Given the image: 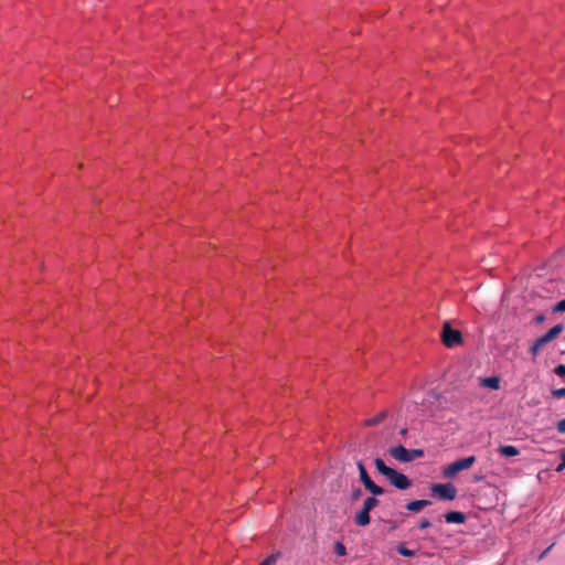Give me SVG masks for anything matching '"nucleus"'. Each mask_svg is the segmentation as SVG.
<instances>
[{
  "label": "nucleus",
  "mask_w": 565,
  "mask_h": 565,
  "mask_svg": "<svg viewBox=\"0 0 565 565\" xmlns=\"http://www.w3.org/2000/svg\"><path fill=\"white\" fill-rule=\"evenodd\" d=\"M424 457V450L423 449H411L409 450V462Z\"/></svg>",
  "instance_id": "17"
},
{
  "label": "nucleus",
  "mask_w": 565,
  "mask_h": 565,
  "mask_svg": "<svg viewBox=\"0 0 565 565\" xmlns=\"http://www.w3.org/2000/svg\"><path fill=\"white\" fill-rule=\"evenodd\" d=\"M364 488L372 494L371 497L376 498L377 495L384 494V489L377 486L373 480L367 482Z\"/></svg>",
  "instance_id": "12"
},
{
  "label": "nucleus",
  "mask_w": 565,
  "mask_h": 565,
  "mask_svg": "<svg viewBox=\"0 0 565 565\" xmlns=\"http://www.w3.org/2000/svg\"><path fill=\"white\" fill-rule=\"evenodd\" d=\"M476 460L477 459L475 456H469V457L456 460L452 463L448 465L443 470V476L445 478H454L460 471L469 469L476 462Z\"/></svg>",
  "instance_id": "4"
},
{
  "label": "nucleus",
  "mask_w": 565,
  "mask_h": 565,
  "mask_svg": "<svg viewBox=\"0 0 565 565\" xmlns=\"http://www.w3.org/2000/svg\"><path fill=\"white\" fill-rule=\"evenodd\" d=\"M444 518L447 523L462 524L466 521L465 513L459 511L447 512Z\"/></svg>",
  "instance_id": "7"
},
{
  "label": "nucleus",
  "mask_w": 565,
  "mask_h": 565,
  "mask_svg": "<svg viewBox=\"0 0 565 565\" xmlns=\"http://www.w3.org/2000/svg\"><path fill=\"white\" fill-rule=\"evenodd\" d=\"M430 491L434 497L440 500L451 501L457 497V488L452 483H435Z\"/></svg>",
  "instance_id": "5"
},
{
  "label": "nucleus",
  "mask_w": 565,
  "mask_h": 565,
  "mask_svg": "<svg viewBox=\"0 0 565 565\" xmlns=\"http://www.w3.org/2000/svg\"><path fill=\"white\" fill-rule=\"evenodd\" d=\"M386 416H387V413L385 411L381 412L376 416L366 419L364 424H365V426H376L380 423H382L386 418Z\"/></svg>",
  "instance_id": "14"
},
{
  "label": "nucleus",
  "mask_w": 565,
  "mask_h": 565,
  "mask_svg": "<svg viewBox=\"0 0 565 565\" xmlns=\"http://www.w3.org/2000/svg\"><path fill=\"white\" fill-rule=\"evenodd\" d=\"M388 455L399 462H409V449L402 445L388 448Z\"/></svg>",
  "instance_id": "6"
},
{
  "label": "nucleus",
  "mask_w": 565,
  "mask_h": 565,
  "mask_svg": "<svg viewBox=\"0 0 565 565\" xmlns=\"http://www.w3.org/2000/svg\"><path fill=\"white\" fill-rule=\"evenodd\" d=\"M278 558V553H273L266 557L259 565H274Z\"/></svg>",
  "instance_id": "19"
},
{
  "label": "nucleus",
  "mask_w": 565,
  "mask_h": 565,
  "mask_svg": "<svg viewBox=\"0 0 565 565\" xmlns=\"http://www.w3.org/2000/svg\"><path fill=\"white\" fill-rule=\"evenodd\" d=\"M397 552L406 557H411L415 555V552L413 550H408L404 544H398L396 547Z\"/></svg>",
  "instance_id": "16"
},
{
  "label": "nucleus",
  "mask_w": 565,
  "mask_h": 565,
  "mask_svg": "<svg viewBox=\"0 0 565 565\" xmlns=\"http://www.w3.org/2000/svg\"><path fill=\"white\" fill-rule=\"evenodd\" d=\"M430 525H431V524H430L429 520L424 519V520H422V521H420V523H419L418 527H419L420 530H424V529L429 527Z\"/></svg>",
  "instance_id": "25"
},
{
  "label": "nucleus",
  "mask_w": 565,
  "mask_h": 565,
  "mask_svg": "<svg viewBox=\"0 0 565 565\" xmlns=\"http://www.w3.org/2000/svg\"><path fill=\"white\" fill-rule=\"evenodd\" d=\"M561 463L555 469L557 472H561L565 469V449L561 450Z\"/></svg>",
  "instance_id": "20"
},
{
  "label": "nucleus",
  "mask_w": 565,
  "mask_h": 565,
  "mask_svg": "<svg viewBox=\"0 0 565 565\" xmlns=\"http://www.w3.org/2000/svg\"><path fill=\"white\" fill-rule=\"evenodd\" d=\"M399 434H401L402 436H405V435L407 434V429H406V428H402V429L399 430Z\"/></svg>",
  "instance_id": "30"
},
{
  "label": "nucleus",
  "mask_w": 565,
  "mask_h": 565,
  "mask_svg": "<svg viewBox=\"0 0 565 565\" xmlns=\"http://www.w3.org/2000/svg\"><path fill=\"white\" fill-rule=\"evenodd\" d=\"M552 395L555 398H563V397H565V387L553 390L552 391Z\"/></svg>",
  "instance_id": "21"
},
{
  "label": "nucleus",
  "mask_w": 565,
  "mask_h": 565,
  "mask_svg": "<svg viewBox=\"0 0 565 565\" xmlns=\"http://www.w3.org/2000/svg\"><path fill=\"white\" fill-rule=\"evenodd\" d=\"M534 343L536 344V347H539V348H541V349H542L544 345H546V344H547V342H546L542 337H540L539 339H536V341H535Z\"/></svg>",
  "instance_id": "27"
},
{
  "label": "nucleus",
  "mask_w": 565,
  "mask_h": 565,
  "mask_svg": "<svg viewBox=\"0 0 565 565\" xmlns=\"http://www.w3.org/2000/svg\"><path fill=\"white\" fill-rule=\"evenodd\" d=\"M556 428L559 434H565V418L557 422Z\"/></svg>",
  "instance_id": "24"
},
{
  "label": "nucleus",
  "mask_w": 565,
  "mask_h": 565,
  "mask_svg": "<svg viewBox=\"0 0 565 565\" xmlns=\"http://www.w3.org/2000/svg\"><path fill=\"white\" fill-rule=\"evenodd\" d=\"M430 504L431 501L429 500H414L406 504V509L411 512H418Z\"/></svg>",
  "instance_id": "8"
},
{
  "label": "nucleus",
  "mask_w": 565,
  "mask_h": 565,
  "mask_svg": "<svg viewBox=\"0 0 565 565\" xmlns=\"http://www.w3.org/2000/svg\"><path fill=\"white\" fill-rule=\"evenodd\" d=\"M554 372L561 376V377H565V365L564 364H559L555 367Z\"/></svg>",
  "instance_id": "23"
},
{
  "label": "nucleus",
  "mask_w": 565,
  "mask_h": 565,
  "mask_svg": "<svg viewBox=\"0 0 565 565\" xmlns=\"http://www.w3.org/2000/svg\"><path fill=\"white\" fill-rule=\"evenodd\" d=\"M552 547H553V545L548 546V547H547V548H546V550L541 554V558H542L544 555H546V554H547V552H548L550 550H552Z\"/></svg>",
  "instance_id": "28"
},
{
  "label": "nucleus",
  "mask_w": 565,
  "mask_h": 565,
  "mask_svg": "<svg viewBox=\"0 0 565 565\" xmlns=\"http://www.w3.org/2000/svg\"><path fill=\"white\" fill-rule=\"evenodd\" d=\"M475 480H476V481H482V480H483V477H482V476H476V477H475Z\"/></svg>",
  "instance_id": "31"
},
{
  "label": "nucleus",
  "mask_w": 565,
  "mask_h": 565,
  "mask_svg": "<svg viewBox=\"0 0 565 565\" xmlns=\"http://www.w3.org/2000/svg\"><path fill=\"white\" fill-rule=\"evenodd\" d=\"M544 320V316L540 315L536 317L537 322H542Z\"/></svg>",
  "instance_id": "29"
},
{
  "label": "nucleus",
  "mask_w": 565,
  "mask_h": 565,
  "mask_svg": "<svg viewBox=\"0 0 565 565\" xmlns=\"http://www.w3.org/2000/svg\"><path fill=\"white\" fill-rule=\"evenodd\" d=\"M564 329V326L562 323H558L551 328L545 334L542 335V338L550 343L553 341Z\"/></svg>",
  "instance_id": "10"
},
{
  "label": "nucleus",
  "mask_w": 565,
  "mask_h": 565,
  "mask_svg": "<svg viewBox=\"0 0 565 565\" xmlns=\"http://www.w3.org/2000/svg\"><path fill=\"white\" fill-rule=\"evenodd\" d=\"M362 495V489L360 487H353L350 492V501L353 503L358 501Z\"/></svg>",
  "instance_id": "15"
},
{
  "label": "nucleus",
  "mask_w": 565,
  "mask_h": 565,
  "mask_svg": "<svg viewBox=\"0 0 565 565\" xmlns=\"http://www.w3.org/2000/svg\"><path fill=\"white\" fill-rule=\"evenodd\" d=\"M374 466L377 472L385 477L388 480V482L396 489L407 490L408 488L412 487V481L406 475L386 466L382 458L376 457L374 459Z\"/></svg>",
  "instance_id": "1"
},
{
  "label": "nucleus",
  "mask_w": 565,
  "mask_h": 565,
  "mask_svg": "<svg viewBox=\"0 0 565 565\" xmlns=\"http://www.w3.org/2000/svg\"><path fill=\"white\" fill-rule=\"evenodd\" d=\"M334 553L339 556L347 555V547L341 542H337L334 545Z\"/></svg>",
  "instance_id": "18"
},
{
  "label": "nucleus",
  "mask_w": 565,
  "mask_h": 565,
  "mask_svg": "<svg viewBox=\"0 0 565 565\" xmlns=\"http://www.w3.org/2000/svg\"><path fill=\"white\" fill-rule=\"evenodd\" d=\"M379 500L374 497H367L364 499L362 509L356 512L354 516V523L358 526H366L371 523L370 512L379 505Z\"/></svg>",
  "instance_id": "2"
},
{
  "label": "nucleus",
  "mask_w": 565,
  "mask_h": 565,
  "mask_svg": "<svg viewBox=\"0 0 565 565\" xmlns=\"http://www.w3.org/2000/svg\"><path fill=\"white\" fill-rule=\"evenodd\" d=\"M541 348L536 347L535 343L532 344V347L530 348V353L533 355V356H536L540 352Z\"/></svg>",
  "instance_id": "26"
},
{
  "label": "nucleus",
  "mask_w": 565,
  "mask_h": 565,
  "mask_svg": "<svg viewBox=\"0 0 565 565\" xmlns=\"http://www.w3.org/2000/svg\"><path fill=\"white\" fill-rule=\"evenodd\" d=\"M498 452L503 457H515L520 454V450L512 445H504L498 448Z\"/></svg>",
  "instance_id": "11"
},
{
  "label": "nucleus",
  "mask_w": 565,
  "mask_h": 565,
  "mask_svg": "<svg viewBox=\"0 0 565 565\" xmlns=\"http://www.w3.org/2000/svg\"><path fill=\"white\" fill-rule=\"evenodd\" d=\"M429 394L433 396V397H437V394L434 392V391H430Z\"/></svg>",
  "instance_id": "32"
},
{
  "label": "nucleus",
  "mask_w": 565,
  "mask_h": 565,
  "mask_svg": "<svg viewBox=\"0 0 565 565\" xmlns=\"http://www.w3.org/2000/svg\"><path fill=\"white\" fill-rule=\"evenodd\" d=\"M480 385L491 390L500 388V379L498 376H490L480 379Z\"/></svg>",
  "instance_id": "9"
},
{
  "label": "nucleus",
  "mask_w": 565,
  "mask_h": 565,
  "mask_svg": "<svg viewBox=\"0 0 565 565\" xmlns=\"http://www.w3.org/2000/svg\"><path fill=\"white\" fill-rule=\"evenodd\" d=\"M356 467H358V470H359L360 481L363 483V486H365L372 479L369 476V473H367V471H366V469H365V467H364L362 461H358L356 462Z\"/></svg>",
  "instance_id": "13"
},
{
  "label": "nucleus",
  "mask_w": 565,
  "mask_h": 565,
  "mask_svg": "<svg viewBox=\"0 0 565 565\" xmlns=\"http://www.w3.org/2000/svg\"><path fill=\"white\" fill-rule=\"evenodd\" d=\"M440 337L444 345L447 348L457 347L463 341L461 332L452 329L448 321L444 322Z\"/></svg>",
  "instance_id": "3"
},
{
  "label": "nucleus",
  "mask_w": 565,
  "mask_h": 565,
  "mask_svg": "<svg viewBox=\"0 0 565 565\" xmlns=\"http://www.w3.org/2000/svg\"><path fill=\"white\" fill-rule=\"evenodd\" d=\"M553 311L554 312H564L565 311V299L558 301L554 308H553Z\"/></svg>",
  "instance_id": "22"
}]
</instances>
